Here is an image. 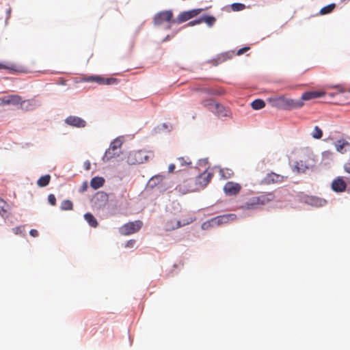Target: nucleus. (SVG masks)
Segmentation results:
<instances>
[{
    "label": "nucleus",
    "mask_w": 350,
    "mask_h": 350,
    "mask_svg": "<svg viewBox=\"0 0 350 350\" xmlns=\"http://www.w3.org/2000/svg\"><path fill=\"white\" fill-rule=\"evenodd\" d=\"M311 135L314 139H320L323 137V131L319 126H315Z\"/></svg>",
    "instance_id": "obj_32"
},
{
    "label": "nucleus",
    "mask_w": 350,
    "mask_h": 350,
    "mask_svg": "<svg viewBox=\"0 0 350 350\" xmlns=\"http://www.w3.org/2000/svg\"><path fill=\"white\" fill-rule=\"evenodd\" d=\"M87 187H88V186H87V185H86V184H85V185L83 186L82 189H81V191H85V190H86V189H87Z\"/></svg>",
    "instance_id": "obj_51"
},
{
    "label": "nucleus",
    "mask_w": 350,
    "mask_h": 350,
    "mask_svg": "<svg viewBox=\"0 0 350 350\" xmlns=\"http://www.w3.org/2000/svg\"><path fill=\"white\" fill-rule=\"evenodd\" d=\"M249 47H243L242 49H240L238 51H237V55H241L242 54H243L245 52H246L247 50H249Z\"/></svg>",
    "instance_id": "obj_47"
},
{
    "label": "nucleus",
    "mask_w": 350,
    "mask_h": 350,
    "mask_svg": "<svg viewBox=\"0 0 350 350\" xmlns=\"http://www.w3.org/2000/svg\"><path fill=\"white\" fill-rule=\"evenodd\" d=\"M193 221L191 218H189L186 220H183V223L179 220H177L174 218L168 219L165 223V229L166 230H173L180 228V226H183L187 225Z\"/></svg>",
    "instance_id": "obj_10"
},
{
    "label": "nucleus",
    "mask_w": 350,
    "mask_h": 350,
    "mask_svg": "<svg viewBox=\"0 0 350 350\" xmlns=\"http://www.w3.org/2000/svg\"><path fill=\"white\" fill-rule=\"evenodd\" d=\"M202 23H206L208 26L212 27L216 21V18L213 16H205L201 18Z\"/></svg>",
    "instance_id": "obj_33"
},
{
    "label": "nucleus",
    "mask_w": 350,
    "mask_h": 350,
    "mask_svg": "<svg viewBox=\"0 0 350 350\" xmlns=\"http://www.w3.org/2000/svg\"><path fill=\"white\" fill-rule=\"evenodd\" d=\"M173 13L171 10H165L158 12L154 17V23L156 25H161L165 22H170L172 20Z\"/></svg>",
    "instance_id": "obj_8"
},
{
    "label": "nucleus",
    "mask_w": 350,
    "mask_h": 350,
    "mask_svg": "<svg viewBox=\"0 0 350 350\" xmlns=\"http://www.w3.org/2000/svg\"><path fill=\"white\" fill-rule=\"evenodd\" d=\"M215 103H214L212 100H205L202 102V104L207 107L209 110L210 108L213 109V105H214Z\"/></svg>",
    "instance_id": "obj_39"
},
{
    "label": "nucleus",
    "mask_w": 350,
    "mask_h": 350,
    "mask_svg": "<svg viewBox=\"0 0 350 350\" xmlns=\"http://www.w3.org/2000/svg\"><path fill=\"white\" fill-rule=\"evenodd\" d=\"M255 196L250 198L245 203L241 206V208L243 210H255L257 209L259 206L256 202Z\"/></svg>",
    "instance_id": "obj_20"
},
{
    "label": "nucleus",
    "mask_w": 350,
    "mask_h": 350,
    "mask_svg": "<svg viewBox=\"0 0 350 350\" xmlns=\"http://www.w3.org/2000/svg\"><path fill=\"white\" fill-rule=\"evenodd\" d=\"M177 160H178V162L179 163V165L180 167H184V166L187 167L191 164V162L188 157H187V158L179 157L177 159Z\"/></svg>",
    "instance_id": "obj_35"
},
{
    "label": "nucleus",
    "mask_w": 350,
    "mask_h": 350,
    "mask_svg": "<svg viewBox=\"0 0 350 350\" xmlns=\"http://www.w3.org/2000/svg\"><path fill=\"white\" fill-rule=\"evenodd\" d=\"M200 23H202L201 18H198V20H195V21H192L189 22L188 23V25L193 26V25H198V24H200Z\"/></svg>",
    "instance_id": "obj_45"
},
{
    "label": "nucleus",
    "mask_w": 350,
    "mask_h": 350,
    "mask_svg": "<svg viewBox=\"0 0 350 350\" xmlns=\"http://www.w3.org/2000/svg\"><path fill=\"white\" fill-rule=\"evenodd\" d=\"M236 219L237 215L235 214L230 213L213 217L211 219V221L214 222L215 227H217L231 221H234Z\"/></svg>",
    "instance_id": "obj_11"
},
{
    "label": "nucleus",
    "mask_w": 350,
    "mask_h": 350,
    "mask_svg": "<svg viewBox=\"0 0 350 350\" xmlns=\"http://www.w3.org/2000/svg\"><path fill=\"white\" fill-rule=\"evenodd\" d=\"M230 58V57L228 55V53H223V54H221L219 56H218L217 60L219 62L221 63V62H223Z\"/></svg>",
    "instance_id": "obj_40"
},
{
    "label": "nucleus",
    "mask_w": 350,
    "mask_h": 350,
    "mask_svg": "<svg viewBox=\"0 0 350 350\" xmlns=\"http://www.w3.org/2000/svg\"><path fill=\"white\" fill-rule=\"evenodd\" d=\"M268 100L272 107L284 110L297 109L304 105L301 100H294L284 96L270 98Z\"/></svg>",
    "instance_id": "obj_1"
},
{
    "label": "nucleus",
    "mask_w": 350,
    "mask_h": 350,
    "mask_svg": "<svg viewBox=\"0 0 350 350\" xmlns=\"http://www.w3.org/2000/svg\"><path fill=\"white\" fill-rule=\"evenodd\" d=\"M256 198V202L258 204V206H264L272 201L275 199V195L273 192H267L264 193L258 196H255Z\"/></svg>",
    "instance_id": "obj_15"
},
{
    "label": "nucleus",
    "mask_w": 350,
    "mask_h": 350,
    "mask_svg": "<svg viewBox=\"0 0 350 350\" xmlns=\"http://www.w3.org/2000/svg\"><path fill=\"white\" fill-rule=\"evenodd\" d=\"M241 189L240 184L229 181L224 187V191L228 196H235L238 194Z\"/></svg>",
    "instance_id": "obj_13"
},
{
    "label": "nucleus",
    "mask_w": 350,
    "mask_h": 350,
    "mask_svg": "<svg viewBox=\"0 0 350 350\" xmlns=\"http://www.w3.org/2000/svg\"><path fill=\"white\" fill-rule=\"evenodd\" d=\"M122 144V140L120 138L115 139L110 144L109 148L106 150L105 157L107 160L120 155V148Z\"/></svg>",
    "instance_id": "obj_5"
},
{
    "label": "nucleus",
    "mask_w": 350,
    "mask_h": 350,
    "mask_svg": "<svg viewBox=\"0 0 350 350\" xmlns=\"http://www.w3.org/2000/svg\"><path fill=\"white\" fill-rule=\"evenodd\" d=\"M213 109L210 108V111L215 113L219 117H227L229 116V111L223 105L219 103L213 105Z\"/></svg>",
    "instance_id": "obj_18"
},
{
    "label": "nucleus",
    "mask_w": 350,
    "mask_h": 350,
    "mask_svg": "<svg viewBox=\"0 0 350 350\" xmlns=\"http://www.w3.org/2000/svg\"><path fill=\"white\" fill-rule=\"evenodd\" d=\"M347 184L342 177H338L332 183V189L335 192L340 193L346 190Z\"/></svg>",
    "instance_id": "obj_17"
},
{
    "label": "nucleus",
    "mask_w": 350,
    "mask_h": 350,
    "mask_svg": "<svg viewBox=\"0 0 350 350\" xmlns=\"http://www.w3.org/2000/svg\"><path fill=\"white\" fill-rule=\"evenodd\" d=\"M163 179V176L161 175H157L153 176L149 181V183L152 187L155 186L157 183L161 182Z\"/></svg>",
    "instance_id": "obj_36"
},
{
    "label": "nucleus",
    "mask_w": 350,
    "mask_h": 350,
    "mask_svg": "<svg viewBox=\"0 0 350 350\" xmlns=\"http://www.w3.org/2000/svg\"><path fill=\"white\" fill-rule=\"evenodd\" d=\"M251 105L254 109L258 110L265 106V103L261 99H256L252 103Z\"/></svg>",
    "instance_id": "obj_29"
},
{
    "label": "nucleus",
    "mask_w": 350,
    "mask_h": 350,
    "mask_svg": "<svg viewBox=\"0 0 350 350\" xmlns=\"http://www.w3.org/2000/svg\"><path fill=\"white\" fill-rule=\"evenodd\" d=\"M24 226H17L12 228V232L16 234H22Z\"/></svg>",
    "instance_id": "obj_41"
},
{
    "label": "nucleus",
    "mask_w": 350,
    "mask_h": 350,
    "mask_svg": "<svg viewBox=\"0 0 350 350\" xmlns=\"http://www.w3.org/2000/svg\"><path fill=\"white\" fill-rule=\"evenodd\" d=\"M143 222L140 220L130 221L119 228V232L122 235H130L137 232L142 227Z\"/></svg>",
    "instance_id": "obj_4"
},
{
    "label": "nucleus",
    "mask_w": 350,
    "mask_h": 350,
    "mask_svg": "<svg viewBox=\"0 0 350 350\" xmlns=\"http://www.w3.org/2000/svg\"><path fill=\"white\" fill-rule=\"evenodd\" d=\"M154 157L153 152L146 150H137L129 153L127 161L130 165L143 163Z\"/></svg>",
    "instance_id": "obj_3"
},
{
    "label": "nucleus",
    "mask_w": 350,
    "mask_h": 350,
    "mask_svg": "<svg viewBox=\"0 0 350 350\" xmlns=\"http://www.w3.org/2000/svg\"><path fill=\"white\" fill-rule=\"evenodd\" d=\"M350 146V144L345 139L338 140L335 143V147H336V150L340 153L345 152H346L345 148L347 146Z\"/></svg>",
    "instance_id": "obj_21"
},
{
    "label": "nucleus",
    "mask_w": 350,
    "mask_h": 350,
    "mask_svg": "<svg viewBox=\"0 0 350 350\" xmlns=\"http://www.w3.org/2000/svg\"><path fill=\"white\" fill-rule=\"evenodd\" d=\"M344 170L346 172L350 174V162L345 163Z\"/></svg>",
    "instance_id": "obj_48"
},
{
    "label": "nucleus",
    "mask_w": 350,
    "mask_h": 350,
    "mask_svg": "<svg viewBox=\"0 0 350 350\" xmlns=\"http://www.w3.org/2000/svg\"><path fill=\"white\" fill-rule=\"evenodd\" d=\"M135 245V241L133 239L129 240L126 242L125 247H133Z\"/></svg>",
    "instance_id": "obj_44"
},
{
    "label": "nucleus",
    "mask_w": 350,
    "mask_h": 350,
    "mask_svg": "<svg viewBox=\"0 0 350 350\" xmlns=\"http://www.w3.org/2000/svg\"><path fill=\"white\" fill-rule=\"evenodd\" d=\"M0 104L1 105H18L21 101V97L18 95H8L6 96H3L1 98H0Z\"/></svg>",
    "instance_id": "obj_14"
},
{
    "label": "nucleus",
    "mask_w": 350,
    "mask_h": 350,
    "mask_svg": "<svg viewBox=\"0 0 350 350\" xmlns=\"http://www.w3.org/2000/svg\"><path fill=\"white\" fill-rule=\"evenodd\" d=\"M29 234L33 237H37L39 235L38 231L36 229H31L29 231Z\"/></svg>",
    "instance_id": "obj_46"
},
{
    "label": "nucleus",
    "mask_w": 350,
    "mask_h": 350,
    "mask_svg": "<svg viewBox=\"0 0 350 350\" xmlns=\"http://www.w3.org/2000/svg\"><path fill=\"white\" fill-rule=\"evenodd\" d=\"M219 174L223 178L228 179V178H230L233 176L234 172L232 170L226 168V169H221L219 170Z\"/></svg>",
    "instance_id": "obj_28"
},
{
    "label": "nucleus",
    "mask_w": 350,
    "mask_h": 350,
    "mask_svg": "<svg viewBox=\"0 0 350 350\" xmlns=\"http://www.w3.org/2000/svg\"><path fill=\"white\" fill-rule=\"evenodd\" d=\"M88 82H96L100 85H111L116 83L118 80L116 78H103L100 76H90L85 79Z\"/></svg>",
    "instance_id": "obj_12"
},
{
    "label": "nucleus",
    "mask_w": 350,
    "mask_h": 350,
    "mask_svg": "<svg viewBox=\"0 0 350 350\" xmlns=\"http://www.w3.org/2000/svg\"><path fill=\"white\" fill-rule=\"evenodd\" d=\"M84 218L92 227L96 228L98 226L97 220L92 213H85L84 215Z\"/></svg>",
    "instance_id": "obj_25"
},
{
    "label": "nucleus",
    "mask_w": 350,
    "mask_h": 350,
    "mask_svg": "<svg viewBox=\"0 0 350 350\" xmlns=\"http://www.w3.org/2000/svg\"><path fill=\"white\" fill-rule=\"evenodd\" d=\"M84 165H85V168L86 170H89L90 168V163L89 161H87L85 162L84 163Z\"/></svg>",
    "instance_id": "obj_50"
},
{
    "label": "nucleus",
    "mask_w": 350,
    "mask_h": 350,
    "mask_svg": "<svg viewBox=\"0 0 350 350\" xmlns=\"http://www.w3.org/2000/svg\"><path fill=\"white\" fill-rule=\"evenodd\" d=\"M176 189L183 194L198 191L195 179L189 178L185 172L182 174L179 184Z\"/></svg>",
    "instance_id": "obj_2"
},
{
    "label": "nucleus",
    "mask_w": 350,
    "mask_h": 350,
    "mask_svg": "<svg viewBox=\"0 0 350 350\" xmlns=\"http://www.w3.org/2000/svg\"><path fill=\"white\" fill-rule=\"evenodd\" d=\"M213 178V174L207 171H204L196 177L195 181L198 187V191L203 189L211 181Z\"/></svg>",
    "instance_id": "obj_6"
},
{
    "label": "nucleus",
    "mask_w": 350,
    "mask_h": 350,
    "mask_svg": "<svg viewBox=\"0 0 350 350\" xmlns=\"http://www.w3.org/2000/svg\"><path fill=\"white\" fill-rule=\"evenodd\" d=\"M213 227H215V226L214 222L211 221V219L208 221L204 222L201 226L202 230H208L211 228H213Z\"/></svg>",
    "instance_id": "obj_37"
},
{
    "label": "nucleus",
    "mask_w": 350,
    "mask_h": 350,
    "mask_svg": "<svg viewBox=\"0 0 350 350\" xmlns=\"http://www.w3.org/2000/svg\"><path fill=\"white\" fill-rule=\"evenodd\" d=\"M312 204L317 206H323L326 204V200L319 198H312L311 199Z\"/></svg>",
    "instance_id": "obj_34"
},
{
    "label": "nucleus",
    "mask_w": 350,
    "mask_h": 350,
    "mask_svg": "<svg viewBox=\"0 0 350 350\" xmlns=\"http://www.w3.org/2000/svg\"><path fill=\"white\" fill-rule=\"evenodd\" d=\"M9 206L5 201L3 199L0 198V215L3 217L7 218L8 217Z\"/></svg>",
    "instance_id": "obj_24"
},
{
    "label": "nucleus",
    "mask_w": 350,
    "mask_h": 350,
    "mask_svg": "<svg viewBox=\"0 0 350 350\" xmlns=\"http://www.w3.org/2000/svg\"><path fill=\"white\" fill-rule=\"evenodd\" d=\"M335 8H336L335 3L329 4L326 6L322 8L319 11V13L321 15H325V14H329L334 10Z\"/></svg>",
    "instance_id": "obj_27"
},
{
    "label": "nucleus",
    "mask_w": 350,
    "mask_h": 350,
    "mask_svg": "<svg viewBox=\"0 0 350 350\" xmlns=\"http://www.w3.org/2000/svg\"><path fill=\"white\" fill-rule=\"evenodd\" d=\"M65 122L67 124L75 126L77 128H83L86 125V122L84 120L81 119L79 117L70 116H68Z\"/></svg>",
    "instance_id": "obj_16"
},
{
    "label": "nucleus",
    "mask_w": 350,
    "mask_h": 350,
    "mask_svg": "<svg viewBox=\"0 0 350 350\" xmlns=\"http://www.w3.org/2000/svg\"><path fill=\"white\" fill-rule=\"evenodd\" d=\"M308 168V166L304 161H297L294 165V169L297 173H304Z\"/></svg>",
    "instance_id": "obj_23"
},
{
    "label": "nucleus",
    "mask_w": 350,
    "mask_h": 350,
    "mask_svg": "<svg viewBox=\"0 0 350 350\" xmlns=\"http://www.w3.org/2000/svg\"><path fill=\"white\" fill-rule=\"evenodd\" d=\"M233 11H241L245 9V6L244 4L239 3H234L231 5Z\"/></svg>",
    "instance_id": "obj_38"
},
{
    "label": "nucleus",
    "mask_w": 350,
    "mask_h": 350,
    "mask_svg": "<svg viewBox=\"0 0 350 350\" xmlns=\"http://www.w3.org/2000/svg\"><path fill=\"white\" fill-rule=\"evenodd\" d=\"M0 69H8V70H12L16 71L17 70L14 68V66H5L1 63H0Z\"/></svg>",
    "instance_id": "obj_43"
},
{
    "label": "nucleus",
    "mask_w": 350,
    "mask_h": 350,
    "mask_svg": "<svg viewBox=\"0 0 350 350\" xmlns=\"http://www.w3.org/2000/svg\"><path fill=\"white\" fill-rule=\"evenodd\" d=\"M175 167H176V166H175V165H174V164H173V163H172V164H170V165H169V167H168V172H169L170 173L173 172L174 171V170H175Z\"/></svg>",
    "instance_id": "obj_49"
},
{
    "label": "nucleus",
    "mask_w": 350,
    "mask_h": 350,
    "mask_svg": "<svg viewBox=\"0 0 350 350\" xmlns=\"http://www.w3.org/2000/svg\"><path fill=\"white\" fill-rule=\"evenodd\" d=\"M202 10L203 9L198 8L181 12L176 18V23L180 24L186 22L200 14Z\"/></svg>",
    "instance_id": "obj_9"
},
{
    "label": "nucleus",
    "mask_w": 350,
    "mask_h": 350,
    "mask_svg": "<svg viewBox=\"0 0 350 350\" xmlns=\"http://www.w3.org/2000/svg\"><path fill=\"white\" fill-rule=\"evenodd\" d=\"M325 95V93L323 92H318V91H312V92H306L302 95L301 98L299 100H301L302 102L304 100H309L313 98H320Z\"/></svg>",
    "instance_id": "obj_19"
},
{
    "label": "nucleus",
    "mask_w": 350,
    "mask_h": 350,
    "mask_svg": "<svg viewBox=\"0 0 350 350\" xmlns=\"http://www.w3.org/2000/svg\"><path fill=\"white\" fill-rule=\"evenodd\" d=\"M287 178V176H283L271 172L265 176L262 180V183L266 185L278 184L283 183Z\"/></svg>",
    "instance_id": "obj_7"
},
{
    "label": "nucleus",
    "mask_w": 350,
    "mask_h": 350,
    "mask_svg": "<svg viewBox=\"0 0 350 350\" xmlns=\"http://www.w3.org/2000/svg\"><path fill=\"white\" fill-rule=\"evenodd\" d=\"M61 209L63 211H71L73 209L72 202L69 200H63L61 203Z\"/></svg>",
    "instance_id": "obj_31"
},
{
    "label": "nucleus",
    "mask_w": 350,
    "mask_h": 350,
    "mask_svg": "<svg viewBox=\"0 0 350 350\" xmlns=\"http://www.w3.org/2000/svg\"><path fill=\"white\" fill-rule=\"evenodd\" d=\"M21 105V108L24 110H30L33 108V101L31 100H22L19 103Z\"/></svg>",
    "instance_id": "obj_30"
},
{
    "label": "nucleus",
    "mask_w": 350,
    "mask_h": 350,
    "mask_svg": "<svg viewBox=\"0 0 350 350\" xmlns=\"http://www.w3.org/2000/svg\"><path fill=\"white\" fill-rule=\"evenodd\" d=\"M50 180V175L42 176L38 180L37 184L39 187H43L49 185Z\"/></svg>",
    "instance_id": "obj_26"
},
{
    "label": "nucleus",
    "mask_w": 350,
    "mask_h": 350,
    "mask_svg": "<svg viewBox=\"0 0 350 350\" xmlns=\"http://www.w3.org/2000/svg\"><path fill=\"white\" fill-rule=\"evenodd\" d=\"M105 183V180L102 177H94L92 178L90 181V185L91 187L94 189H97L100 187H101Z\"/></svg>",
    "instance_id": "obj_22"
},
{
    "label": "nucleus",
    "mask_w": 350,
    "mask_h": 350,
    "mask_svg": "<svg viewBox=\"0 0 350 350\" xmlns=\"http://www.w3.org/2000/svg\"><path fill=\"white\" fill-rule=\"evenodd\" d=\"M48 201L52 206H55L56 204V198L55 195L49 194L48 196Z\"/></svg>",
    "instance_id": "obj_42"
}]
</instances>
